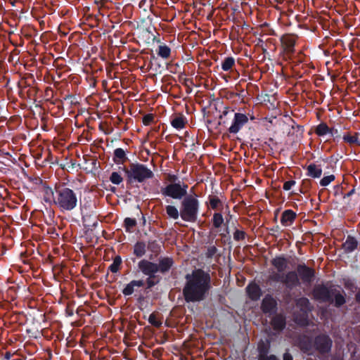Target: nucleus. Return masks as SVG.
Returning <instances> with one entry per match:
<instances>
[{
    "instance_id": "obj_29",
    "label": "nucleus",
    "mask_w": 360,
    "mask_h": 360,
    "mask_svg": "<svg viewBox=\"0 0 360 360\" xmlns=\"http://www.w3.org/2000/svg\"><path fill=\"white\" fill-rule=\"evenodd\" d=\"M172 126L177 130H181L185 127V121L183 117H176L171 121Z\"/></svg>"
},
{
    "instance_id": "obj_3",
    "label": "nucleus",
    "mask_w": 360,
    "mask_h": 360,
    "mask_svg": "<svg viewBox=\"0 0 360 360\" xmlns=\"http://www.w3.org/2000/svg\"><path fill=\"white\" fill-rule=\"evenodd\" d=\"M200 210V202L197 195H188L181 202L180 217L184 221L195 222Z\"/></svg>"
},
{
    "instance_id": "obj_17",
    "label": "nucleus",
    "mask_w": 360,
    "mask_h": 360,
    "mask_svg": "<svg viewBox=\"0 0 360 360\" xmlns=\"http://www.w3.org/2000/svg\"><path fill=\"white\" fill-rule=\"evenodd\" d=\"M342 246L345 252L350 253L357 248L358 242L354 237L348 236Z\"/></svg>"
},
{
    "instance_id": "obj_49",
    "label": "nucleus",
    "mask_w": 360,
    "mask_h": 360,
    "mask_svg": "<svg viewBox=\"0 0 360 360\" xmlns=\"http://www.w3.org/2000/svg\"><path fill=\"white\" fill-rule=\"evenodd\" d=\"M12 356V354L10 352H6L4 355V358L9 360Z\"/></svg>"
},
{
    "instance_id": "obj_7",
    "label": "nucleus",
    "mask_w": 360,
    "mask_h": 360,
    "mask_svg": "<svg viewBox=\"0 0 360 360\" xmlns=\"http://www.w3.org/2000/svg\"><path fill=\"white\" fill-rule=\"evenodd\" d=\"M314 344L316 350L324 354L330 351L333 342L328 335H319L315 338Z\"/></svg>"
},
{
    "instance_id": "obj_6",
    "label": "nucleus",
    "mask_w": 360,
    "mask_h": 360,
    "mask_svg": "<svg viewBox=\"0 0 360 360\" xmlns=\"http://www.w3.org/2000/svg\"><path fill=\"white\" fill-rule=\"evenodd\" d=\"M335 288L328 287L321 284L316 286L313 290V295L316 300L321 302L333 303V291Z\"/></svg>"
},
{
    "instance_id": "obj_16",
    "label": "nucleus",
    "mask_w": 360,
    "mask_h": 360,
    "mask_svg": "<svg viewBox=\"0 0 360 360\" xmlns=\"http://www.w3.org/2000/svg\"><path fill=\"white\" fill-rule=\"evenodd\" d=\"M271 264L278 272H283L288 267V261L284 257H276L271 261Z\"/></svg>"
},
{
    "instance_id": "obj_28",
    "label": "nucleus",
    "mask_w": 360,
    "mask_h": 360,
    "mask_svg": "<svg viewBox=\"0 0 360 360\" xmlns=\"http://www.w3.org/2000/svg\"><path fill=\"white\" fill-rule=\"evenodd\" d=\"M166 212L167 215L173 219H178L180 216V210L179 211L178 209L174 206V205H167L166 206Z\"/></svg>"
},
{
    "instance_id": "obj_13",
    "label": "nucleus",
    "mask_w": 360,
    "mask_h": 360,
    "mask_svg": "<svg viewBox=\"0 0 360 360\" xmlns=\"http://www.w3.org/2000/svg\"><path fill=\"white\" fill-rule=\"evenodd\" d=\"M296 213L292 210H286L282 213L281 223L285 226L288 227L291 226L296 218Z\"/></svg>"
},
{
    "instance_id": "obj_27",
    "label": "nucleus",
    "mask_w": 360,
    "mask_h": 360,
    "mask_svg": "<svg viewBox=\"0 0 360 360\" xmlns=\"http://www.w3.org/2000/svg\"><path fill=\"white\" fill-rule=\"evenodd\" d=\"M157 53L160 57L167 59L170 56L171 49L167 45H160Z\"/></svg>"
},
{
    "instance_id": "obj_52",
    "label": "nucleus",
    "mask_w": 360,
    "mask_h": 360,
    "mask_svg": "<svg viewBox=\"0 0 360 360\" xmlns=\"http://www.w3.org/2000/svg\"><path fill=\"white\" fill-rule=\"evenodd\" d=\"M352 192H353V191H352L350 193H349L348 195H349L350 194H352Z\"/></svg>"
},
{
    "instance_id": "obj_32",
    "label": "nucleus",
    "mask_w": 360,
    "mask_h": 360,
    "mask_svg": "<svg viewBox=\"0 0 360 360\" xmlns=\"http://www.w3.org/2000/svg\"><path fill=\"white\" fill-rule=\"evenodd\" d=\"M213 226L215 228H219L224 223V218L221 214L220 213H214L213 215Z\"/></svg>"
},
{
    "instance_id": "obj_18",
    "label": "nucleus",
    "mask_w": 360,
    "mask_h": 360,
    "mask_svg": "<svg viewBox=\"0 0 360 360\" xmlns=\"http://www.w3.org/2000/svg\"><path fill=\"white\" fill-rule=\"evenodd\" d=\"M322 174V169L319 165L311 163L307 167V175L311 178H319Z\"/></svg>"
},
{
    "instance_id": "obj_31",
    "label": "nucleus",
    "mask_w": 360,
    "mask_h": 360,
    "mask_svg": "<svg viewBox=\"0 0 360 360\" xmlns=\"http://www.w3.org/2000/svg\"><path fill=\"white\" fill-rule=\"evenodd\" d=\"M121 264L122 258L120 256H116L112 263L110 265L109 270L112 273H117L119 271Z\"/></svg>"
},
{
    "instance_id": "obj_35",
    "label": "nucleus",
    "mask_w": 360,
    "mask_h": 360,
    "mask_svg": "<svg viewBox=\"0 0 360 360\" xmlns=\"http://www.w3.org/2000/svg\"><path fill=\"white\" fill-rule=\"evenodd\" d=\"M110 181L113 184L119 185L120 183L122 182L123 178L121 176V175L118 172H112V174L110 176Z\"/></svg>"
},
{
    "instance_id": "obj_1",
    "label": "nucleus",
    "mask_w": 360,
    "mask_h": 360,
    "mask_svg": "<svg viewBox=\"0 0 360 360\" xmlns=\"http://www.w3.org/2000/svg\"><path fill=\"white\" fill-rule=\"evenodd\" d=\"M185 278L183 294L186 302H197L205 300L212 288L210 274L198 269L186 274Z\"/></svg>"
},
{
    "instance_id": "obj_11",
    "label": "nucleus",
    "mask_w": 360,
    "mask_h": 360,
    "mask_svg": "<svg viewBox=\"0 0 360 360\" xmlns=\"http://www.w3.org/2000/svg\"><path fill=\"white\" fill-rule=\"evenodd\" d=\"M283 284L289 290H292L300 285L299 276L296 271H290L283 274Z\"/></svg>"
},
{
    "instance_id": "obj_21",
    "label": "nucleus",
    "mask_w": 360,
    "mask_h": 360,
    "mask_svg": "<svg viewBox=\"0 0 360 360\" xmlns=\"http://www.w3.org/2000/svg\"><path fill=\"white\" fill-rule=\"evenodd\" d=\"M333 292V299L335 307H340L346 302L345 297L340 291L334 288Z\"/></svg>"
},
{
    "instance_id": "obj_9",
    "label": "nucleus",
    "mask_w": 360,
    "mask_h": 360,
    "mask_svg": "<svg viewBox=\"0 0 360 360\" xmlns=\"http://www.w3.org/2000/svg\"><path fill=\"white\" fill-rule=\"evenodd\" d=\"M248 122V117L245 114L236 112L229 131L231 134H237Z\"/></svg>"
},
{
    "instance_id": "obj_5",
    "label": "nucleus",
    "mask_w": 360,
    "mask_h": 360,
    "mask_svg": "<svg viewBox=\"0 0 360 360\" xmlns=\"http://www.w3.org/2000/svg\"><path fill=\"white\" fill-rule=\"evenodd\" d=\"M188 186L184 182L179 181L177 183L169 184L161 188V193L164 196L173 199L181 200L187 195Z\"/></svg>"
},
{
    "instance_id": "obj_8",
    "label": "nucleus",
    "mask_w": 360,
    "mask_h": 360,
    "mask_svg": "<svg viewBox=\"0 0 360 360\" xmlns=\"http://www.w3.org/2000/svg\"><path fill=\"white\" fill-rule=\"evenodd\" d=\"M297 274L300 277L302 283L309 285L314 281V271L304 264H300L297 267Z\"/></svg>"
},
{
    "instance_id": "obj_36",
    "label": "nucleus",
    "mask_w": 360,
    "mask_h": 360,
    "mask_svg": "<svg viewBox=\"0 0 360 360\" xmlns=\"http://www.w3.org/2000/svg\"><path fill=\"white\" fill-rule=\"evenodd\" d=\"M300 349L301 350L307 354H312V346L309 342H302L300 343Z\"/></svg>"
},
{
    "instance_id": "obj_42",
    "label": "nucleus",
    "mask_w": 360,
    "mask_h": 360,
    "mask_svg": "<svg viewBox=\"0 0 360 360\" xmlns=\"http://www.w3.org/2000/svg\"><path fill=\"white\" fill-rule=\"evenodd\" d=\"M245 233L243 231L236 230L233 233V239L235 240L239 241V240H243V239H245Z\"/></svg>"
},
{
    "instance_id": "obj_38",
    "label": "nucleus",
    "mask_w": 360,
    "mask_h": 360,
    "mask_svg": "<svg viewBox=\"0 0 360 360\" xmlns=\"http://www.w3.org/2000/svg\"><path fill=\"white\" fill-rule=\"evenodd\" d=\"M124 223L126 231L128 232H131V229H133L136 224V220L129 217L126 218L124 221Z\"/></svg>"
},
{
    "instance_id": "obj_4",
    "label": "nucleus",
    "mask_w": 360,
    "mask_h": 360,
    "mask_svg": "<svg viewBox=\"0 0 360 360\" xmlns=\"http://www.w3.org/2000/svg\"><path fill=\"white\" fill-rule=\"evenodd\" d=\"M129 183H142L153 176V172L146 165L141 163H132L125 170Z\"/></svg>"
},
{
    "instance_id": "obj_43",
    "label": "nucleus",
    "mask_w": 360,
    "mask_h": 360,
    "mask_svg": "<svg viewBox=\"0 0 360 360\" xmlns=\"http://www.w3.org/2000/svg\"><path fill=\"white\" fill-rule=\"evenodd\" d=\"M217 252V249L214 245H212L208 247L207 251V257H212Z\"/></svg>"
},
{
    "instance_id": "obj_47",
    "label": "nucleus",
    "mask_w": 360,
    "mask_h": 360,
    "mask_svg": "<svg viewBox=\"0 0 360 360\" xmlns=\"http://www.w3.org/2000/svg\"><path fill=\"white\" fill-rule=\"evenodd\" d=\"M169 181L171 182L170 184L177 183L179 180L176 175L170 174L169 176Z\"/></svg>"
},
{
    "instance_id": "obj_26",
    "label": "nucleus",
    "mask_w": 360,
    "mask_h": 360,
    "mask_svg": "<svg viewBox=\"0 0 360 360\" xmlns=\"http://www.w3.org/2000/svg\"><path fill=\"white\" fill-rule=\"evenodd\" d=\"M236 60L235 58L230 56L226 57L221 62V69L224 71H229L232 69V68L235 65Z\"/></svg>"
},
{
    "instance_id": "obj_39",
    "label": "nucleus",
    "mask_w": 360,
    "mask_h": 360,
    "mask_svg": "<svg viewBox=\"0 0 360 360\" xmlns=\"http://www.w3.org/2000/svg\"><path fill=\"white\" fill-rule=\"evenodd\" d=\"M209 203L210 207L213 210H215L218 207L219 205L221 203V201L217 196H210Z\"/></svg>"
},
{
    "instance_id": "obj_34",
    "label": "nucleus",
    "mask_w": 360,
    "mask_h": 360,
    "mask_svg": "<svg viewBox=\"0 0 360 360\" xmlns=\"http://www.w3.org/2000/svg\"><path fill=\"white\" fill-rule=\"evenodd\" d=\"M258 360H281L277 356L274 354L268 355L266 352L260 350Z\"/></svg>"
},
{
    "instance_id": "obj_40",
    "label": "nucleus",
    "mask_w": 360,
    "mask_h": 360,
    "mask_svg": "<svg viewBox=\"0 0 360 360\" xmlns=\"http://www.w3.org/2000/svg\"><path fill=\"white\" fill-rule=\"evenodd\" d=\"M148 322L155 327H160L162 325V322L158 320L156 315L153 313L149 316Z\"/></svg>"
},
{
    "instance_id": "obj_45",
    "label": "nucleus",
    "mask_w": 360,
    "mask_h": 360,
    "mask_svg": "<svg viewBox=\"0 0 360 360\" xmlns=\"http://www.w3.org/2000/svg\"><path fill=\"white\" fill-rule=\"evenodd\" d=\"M295 184V181H288L284 183L283 189L285 191H289L292 188V187Z\"/></svg>"
},
{
    "instance_id": "obj_10",
    "label": "nucleus",
    "mask_w": 360,
    "mask_h": 360,
    "mask_svg": "<svg viewBox=\"0 0 360 360\" xmlns=\"http://www.w3.org/2000/svg\"><path fill=\"white\" fill-rule=\"evenodd\" d=\"M140 271L147 276H155L159 271L158 264L146 259H142L138 263Z\"/></svg>"
},
{
    "instance_id": "obj_12",
    "label": "nucleus",
    "mask_w": 360,
    "mask_h": 360,
    "mask_svg": "<svg viewBox=\"0 0 360 360\" xmlns=\"http://www.w3.org/2000/svg\"><path fill=\"white\" fill-rule=\"evenodd\" d=\"M276 302L271 295H266L262 302V311L266 314H274L276 311Z\"/></svg>"
},
{
    "instance_id": "obj_30",
    "label": "nucleus",
    "mask_w": 360,
    "mask_h": 360,
    "mask_svg": "<svg viewBox=\"0 0 360 360\" xmlns=\"http://www.w3.org/2000/svg\"><path fill=\"white\" fill-rule=\"evenodd\" d=\"M316 134L320 136L329 134L330 128L325 123L319 124L316 128Z\"/></svg>"
},
{
    "instance_id": "obj_23",
    "label": "nucleus",
    "mask_w": 360,
    "mask_h": 360,
    "mask_svg": "<svg viewBox=\"0 0 360 360\" xmlns=\"http://www.w3.org/2000/svg\"><path fill=\"white\" fill-rule=\"evenodd\" d=\"M342 139L349 144L355 143L360 146V133L359 132H356L354 135L349 134H344Z\"/></svg>"
},
{
    "instance_id": "obj_41",
    "label": "nucleus",
    "mask_w": 360,
    "mask_h": 360,
    "mask_svg": "<svg viewBox=\"0 0 360 360\" xmlns=\"http://www.w3.org/2000/svg\"><path fill=\"white\" fill-rule=\"evenodd\" d=\"M147 283V288H151L152 287L155 286L156 284L158 283L159 281L155 280V276H148L146 281Z\"/></svg>"
},
{
    "instance_id": "obj_19",
    "label": "nucleus",
    "mask_w": 360,
    "mask_h": 360,
    "mask_svg": "<svg viewBox=\"0 0 360 360\" xmlns=\"http://www.w3.org/2000/svg\"><path fill=\"white\" fill-rule=\"evenodd\" d=\"M174 264L173 259L170 257H163L159 260L158 267L159 271L164 274L171 269Z\"/></svg>"
},
{
    "instance_id": "obj_37",
    "label": "nucleus",
    "mask_w": 360,
    "mask_h": 360,
    "mask_svg": "<svg viewBox=\"0 0 360 360\" xmlns=\"http://www.w3.org/2000/svg\"><path fill=\"white\" fill-rule=\"evenodd\" d=\"M335 179V177L333 174L325 176L320 180L319 184L321 186L326 187L328 186L332 181H333Z\"/></svg>"
},
{
    "instance_id": "obj_53",
    "label": "nucleus",
    "mask_w": 360,
    "mask_h": 360,
    "mask_svg": "<svg viewBox=\"0 0 360 360\" xmlns=\"http://www.w3.org/2000/svg\"><path fill=\"white\" fill-rule=\"evenodd\" d=\"M13 360H23V359H13Z\"/></svg>"
},
{
    "instance_id": "obj_15",
    "label": "nucleus",
    "mask_w": 360,
    "mask_h": 360,
    "mask_svg": "<svg viewBox=\"0 0 360 360\" xmlns=\"http://www.w3.org/2000/svg\"><path fill=\"white\" fill-rule=\"evenodd\" d=\"M246 290L249 297L252 300H258L262 295L261 288L256 283L249 284Z\"/></svg>"
},
{
    "instance_id": "obj_46",
    "label": "nucleus",
    "mask_w": 360,
    "mask_h": 360,
    "mask_svg": "<svg viewBox=\"0 0 360 360\" xmlns=\"http://www.w3.org/2000/svg\"><path fill=\"white\" fill-rule=\"evenodd\" d=\"M329 135L336 138L340 137L338 129L335 128H330Z\"/></svg>"
},
{
    "instance_id": "obj_25",
    "label": "nucleus",
    "mask_w": 360,
    "mask_h": 360,
    "mask_svg": "<svg viewBox=\"0 0 360 360\" xmlns=\"http://www.w3.org/2000/svg\"><path fill=\"white\" fill-rule=\"evenodd\" d=\"M146 252V244L143 242H137L134 248V254L138 257H143Z\"/></svg>"
},
{
    "instance_id": "obj_2",
    "label": "nucleus",
    "mask_w": 360,
    "mask_h": 360,
    "mask_svg": "<svg viewBox=\"0 0 360 360\" xmlns=\"http://www.w3.org/2000/svg\"><path fill=\"white\" fill-rule=\"evenodd\" d=\"M53 202L61 212H69L73 210L78 203L77 193L72 189L67 187H58L55 192L49 188L45 191L44 200Z\"/></svg>"
},
{
    "instance_id": "obj_33",
    "label": "nucleus",
    "mask_w": 360,
    "mask_h": 360,
    "mask_svg": "<svg viewBox=\"0 0 360 360\" xmlns=\"http://www.w3.org/2000/svg\"><path fill=\"white\" fill-rule=\"evenodd\" d=\"M282 273L283 272L273 271L269 277V281H274L276 283L280 282V283H283V274H282Z\"/></svg>"
},
{
    "instance_id": "obj_44",
    "label": "nucleus",
    "mask_w": 360,
    "mask_h": 360,
    "mask_svg": "<svg viewBox=\"0 0 360 360\" xmlns=\"http://www.w3.org/2000/svg\"><path fill=\"white\" fill-rule=\"evenodd\" d=\"M153 120V116L150 114L146 115L143 118L144 125H149Z\"/></svg>"
},
{
    "instance_id": "obj_51",
    "label": "nucleus",
    "mask_w": 360,
    "mask_h": 360,
    "mask_svg": "<svg viewBox=\"0 0 360 360\" xmlns=\"http://www.w3.org/2000/svg\"><path fill=\"white\" fill-rule=\"evenodd\" d=\"M293 46H294V44H293L292 43H291V44L289 45V46H288V48L289 51H292Z\"/></svg>"
},
{
    "instance_id": "obj_50",
    "label": "nucleus",
    "mask_w": 360,
    "mask_h": 360,
    "mask_svg": "<svg viewBox=\"0 0 360 360\" xmlns=\"http://www.w3.org/2000/svg\"><path fill=\"white\" fill-rule=\"evenodd\" d=\"M356 300L358 302L360 303V290L357 292L356 295Z\"/></svg>"
},
{
    "instance_id": "obj_14",
    "label": "nucleus",
    "mask_w": 360,
    "mask_h": 360,
    "mask_svg": "<svg viewBox=\"0 0 360 360\" xmlns=\"http://www.w3.org/2000/svg\"><path fill=\"white\" fill-rule=\"evenodd\" d=\"M144 285V281L143 280H133L129 282L125 288L122 290V293L124 296H130L131 295L136 288L143 287Z\"/></svg>"
},
{
    "instance_id": "obj_24",
    "label": "nucleus",
    "mask_w": 360,
    "mask_h": 360,
    "mask_svg": "<svg viewBox=\"0 0 360 360\" xmlns=\"http://www.w3.org/2000/svg\"><path fill=\"white\" fill-rule=\"evenodd\" d=\"M296 305L304 313L310 309V302L307 297H300L296 300Z\"/></svg>"
},
{
    "instance_id": "obj_22",
    "label": "nucleus",
    "mask_w": 360,
    "mask_h": 360,
    "mask_svg": "<svg viewBox=\"0 0 360 360\" xmlns=\"http://www.w3.org/2000/svg\"><path fill=\"white\" fill-rule=\"evenodd\" d=\"M127 159L125 151L120 148L114 150L113 160L116 164L123 163Z\"/></svg>"
},
{
    "instance_id": "obj_48",
    "label": "nucleus",
    "mask_w": 360,
    "mask_h": 360,
    "mask_svg": "<svg viewBox=\"0 0 360 360\" xmlns=\"http://www.w3.org/2000/svg\"><path fill=\"white\" fill-rule=\"evenodd\" d=\"M283 360H292V356L288 352H286L283 355Z\"/></svg>"
},
{
    "instance_id": "obj_20",
    "label": "nucleus",
    "mask_w": 360,
    "mask_h": 360,
    "mask_svg": "<svg viewBox=\"0 0 360 360\" xmlns=\"http://www.w3.org/2000/svg\"><path fill=\"white\" fill-rule=\"evenodd\" d=\"M271 325L274 330L281 331L285 326V319L281 315H277L272 319Z\"/></svg>"
}]
</instances>
